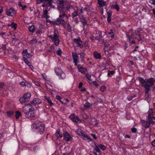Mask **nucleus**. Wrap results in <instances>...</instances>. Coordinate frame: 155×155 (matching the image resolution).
Instances as JSON below:
<instances>
[{
    "label": "nucleus",
    "mask_w": 155,
    "mask_h": 155,
    "mask_svg": "<svg viewBox=\"0 0 155 155\" xmlns=\"http://www.w3.org/2000/svg\"><path fill=\"white\" fill-rule=\"evenodd\" d=\"M73 15V18H74V17L77 16L78 15V11H76L73 12L72 14Z\"/></svg>",
    "instance_id": "nucleus-47"
},
{
    "label": "nucleus",
    "mask_w": 155,
    "mask_h": 155,
    "mask_svg": "<svg viewBox=\"0 0 155 155\" xmlns=\"http://www.w3.org/2000/svg\"><path fill=\"white\" fill-rule=\"evenodd\" d=\"M42 3H44V4H43L42 5V6L44 7L45 6L46 7H48L49 6H50L48 4H47V2H42Z\"/></svg>",
    "instance_id": "nucleus-51"
},
{
    "label": "nucleus",
    "mask_w": 155,
    "mask_h": 155,
    "mask_svg": "<svg viewBox=\"0 0 155 155\" xmlns=\"http://www.w3.org/2000/svg\"><path fill=\"white\" fill-rule=\"evenodd\" d=\"M34 82L36 86H41L40 84L38 82L36 81H34Z\"/></svg>",
    "instance_id": "nucleus-57"
},
{
    "label": "nucleus",
    "mask_w": 155,
    "mask_h": 155,
    "mask_svg": "<svg viewBox=\"0 0 155 155\" xmlns=\"http://www.w3.org/2000/svg\"><path fill=\"white\" fill-rule=\"evenodd\" d=\"M35 98H34L32 101L30 102L31 104L32 105L35 104Z\"/></svg>",
    "instance_id": "nucleus-60"
},
{
    "label": "nucleus",
    "mask_w": 155,
    "mask_h": 155,
    "mask_svg": "<svg viewBox=\"0 0 155 155\" xmlns=\"http://www.w3.org/2000/svg\"><path fill=\"white\" fill-rule=\"evenodd\" d=\"M111 17L107 16V21L108 23H110L111 22Z\"/></svg>",
    "instance_id": "nucleus-63"
},
{
    "label": "nucleus",
    "mask_w": 155,
    "mask_h": 155,
    "mask_svg": "<svg viewBox=\"0 0 155 155\" xmlns=\"http://www.w3.org/2000/svg\"><path fill=\"white\" fill-rule=\"evenodd\" d=\"M67 31L68 32H70L71 31V27L69 23H68L67 24Z\"/></svg>",
    "instance_id": "nucleus-41"
},
{
    "label": "nucleus",
    "mask_w": 155,
    "mask_h": 155,
    "mask_svg": "<svg viewBox=\"0 0 155 155\" xmlns=\"http://www.w3.org/2000/svg\"><path fill=\"white\" fill-rule=\"evenodd\" d=\"M55 135L58 139L59 138H61L62 137V134H61L60 133V131H58L57 130L56 133L55 134Z\"/></svg>",
    "instance_id": "nucleus-27"
},
{
    "label": "nucleus",
    "mask_w": 155,
    "mask_h": 155,
    "mask_svg": "<svg viewBox=\"0 0 155 155\" xmlns=\"http://www.w3.org/2000/svg\"><path fill=\"white\" fill-rule=\"evenodd\" d=\"M141 122L143 124V125L146 128H149V127L150 125H149L148 121H145L142 120Z\"/></svg>",
    "instance_id": "nucleus-19"
},
{
    "label": "nucleus",
    "mask_w": 155,
    "mask_h": 155,
    "mask_svg": "<svg viewBox=\"0 0 155 155\" xmlns=\"http://www.w3.org/2000/svg\"><path fill=\"white\" fill-rule=\"evenodd\" d=\"M19 84L23 87L26 86L25 82L23 81H22L21 82H20Z\"/></svg>",
    "instance_id": "nucleus-56"
},
{
    "label": "nucleus",
    "mask_w": 155,
    "mask_h": 155,
    "mask_svg": "<svg viewBox=\"0 0 155 155\" xmlns=\"http://www.w3.org/2000/svg\"><path fill=\"white\" fill-rule=\"evenodd\" d=\"M58 32L57 30L54 29V37H53V41H55L56 39L59 38Z\"/></svg>",
    "instance_id": "nucleus-15"
},
{
    "label": "nucleus",
    "mask_w": 155,
    "mask_h": 155,
    "mask_svg": "<svg viewBox=\"0 0 155 155\" xmlns=\"http://www.w3.org/2000/svg\"><path fill=\"white\" fill-rule=\"evenodd\" d=\"M74 41L78 45V46L80 47L81 48H83V45L82 44V42L79 37L77 39H74Z\"/></svg>",
    "instance_id": "nucleus-13"
},
{
    "label": "nucleus",
    "mask_w": 155,
    "mask_h": 155,
    "mask_svg": "<svg viewBox=\"0 0 155 155\" xmlns=\"http://www.w3.org/2000/svg\"><path fill=\"white\" fill-rule=\"evenodd\" d=\"M131 131L133 133H135V132H136L137 131V129L135 128V127H133L131 129Z\"/></svg>",
    "instance_id": "nucleus-55"
},
{
    "label": "nucleus",
    "mask_w": 155,
    "mask_h": 155,
    "mask_svg": "<svg viewBox=\"0 0 155 155\" xmlns=\"http://www.w3.org/2000/svg\"><path fill=\"white\" fill-rule=\"evenodd\" d=\"M91 135L92 136L94 139L96 140L97 139V137L95 134H91Z\"/></svg>",
    "instance_id": "nucleus-61"
},
{
    "label": "nucleus",
    "mask_w": 155,
    "mask_h": 155,
    "mask_svg": "<svg viewBox=\"0 0 155 155\" xmlns=\"http://www.w3.org/2000/svg\"><path fill=\"white\" fill-rule=\"evenodd\" d=\"M56 53L59 56H61V55L62 51L60 48H59V49L57 50Z\"/></svg>",
    "instance_id": "nucleus-43"
},
{
    "label": "nucleus",
    "mask_w": 155,
    "mask_h": 155,
    "mask_svg": "<svg viewBox=\"0 0 155 155\" xmlns=\"http://www.w3.org/2000/svg\"><path fill=\"white\" fill-rule=\"evenodd\" d=\"M39 148L38 146H36L33 147V150L35 152H37L39 150Z\"/></svg>",
    "instance_id": "nucleus-46"
},
{
    "label": "nucleus",
    "mask_w": 155,
    "mask_h": 155,
    "mask_svg": "<svg viewBox=\"0 0 155 155\" xmlns=\"http://www.w3.org/2000/svg\"><path fill=\"white\" fill-rule=\"evenodd\" d=\"M72 122L76 123H81V120L74 113H72L69 117Z\"/></svg>",
    "instance_id": "nucleus-6"
},
{
    "label": "nucleus",
    "mask_w": 155,
    "mask_h": 155,
    "mask_svg": "<svg viewBox=\"0 0 155 155\" xmlns=\"http://www.w3.org/2000/svg\"><path fill=\"white\" fill-rule=\"evenodd\" d=\"M106 89V87L104 85H102L100 88V90L102 92H104Z\"/></svg>",
    "instance_id": "nucleus-40"
},
{
    "label": "nucleus",
    "mask_w": 155,
    "mask_h": 155,
    "mask_svg": "<svg viewBox=\"0 0 155 155\" xmlns=\"http://www.w3.org/2000/svg\"><path fill=\"white\" fill-rule=\"evenodd\" d=\"M29 53H28L27 52V49H25L22 52V54L23 55V57H25V55H27V54H28Z\"/></svg>",
    "instance_id": "nucleus-42"
},
{
    "label": "nucleus",
    "mask_w": 155,
    "mask_h": 155,
    "mask_svg": "<svg viewBox=\"0 0 155 155\" xmlns=\"http://www.w3.org/2000/svg\"><path fill=\"white\" fill-rule=\"evenodd\" d=\"M55 72L60 79H63L65 78V75L61 68H56L55 69Z\"/></svg>",
    "instance_id": "nucleus-7"
},
{
    "label": "nucleus",
    "mask_w": 155,
    "mask_h": 155,
    "mask_svg": "<svg viewBox=\"0 0 155 155\" xmlns=\"http://www.w3.org/2000/svg\"><path fill=\"white\" fill-rule=\"evenodd\" d=\"M80 69H78L79 71L82 73H84L85 72V70H86V69L85 68H83L82 66H81L80 68Z\"/></svg>",
    "instance_id": "nucleus-36"
},
{
    "label": "nucleus",
    "mask_w": 155,
    "mask_h": 155,
    "mask_svg": "<svg viewBox=\"0 0 155 155\" xmlns=\"http://www.w3.org/2000/svg\"><path fill=\"white\" fill-rule=\"evenodd\" d=\"M98 4L101 7H104L106 5V2L103 0H97Z\"/></svg>",
    "instance_id": "nucleus-18"
},
{
    "label": "nucleus",
    "mask_w": 155,
    "mask_h": 155,
    "mask_svg": "<svg viewBox=\"0 0 155 155\" xmlns=\"http://www.w3.org/2000/svg\"><path fill=\"white\" fill-rule=\"evenodd\" d=\"M93 54L94 57L96 59H100L101 58V54L97 52V51L94 52Z\"/></svg>",
    "instance_id": "nucleus-17"
},
{
    "label": "nucleus",
    "mask_w": 155,
    "mask_h": 155,
    "mask_svg": "<svg viewBox=\"0 0 155 155\" xmlns=\"http://www.w3.org/2000/svg\"><path fill=\"white\" fill-rule=\"evenodd\" d=\"M50 49L48 50V51L50 52H51L52 51V49H54V47L53 45H52L50 47Z\"/></svg>",
    "instance_id": "nucleus-53"
},
{
    "label": "nucleus",
    "mask_w": 155,
    "mask_h": 155,
    "mask_svg": "<svg viewBox=\"0 0 155 155\" xmlns=\"http://www.w3.org/2000/svg\"><path fill=\"white\" fill-rule=\"evenodd\" d=\"M98 147L102 150H105L106 148V147L105 146L101 144H99L98 145Z\"/></svg>",
    "instance_id": "nucleus-39"
},
{
    "label": "nucleus",
    "mask_w": 155,
    "mask_h": 155,
    "mask_svg": "<svg viewBox=\"0 0 155 155\" xmlns=\"http://www.w3.org/2000/svg\"><path fill=\"white\" fill-rule=\"evenodd\" d=\"M79 18L80 19V21L83 25V28L84 29L85 26L87 25V21L86 20V18L82 15H79Z\"/></svg>",
    "instance_id": "nucleus-9"
},
{
    "label": "nucleus",
    "mask_w": 155,
    "mask_h": 155,
    "mask_svg": "<svg viewBox=\"0 0 155 155\" xmlns=\"http://www.w3.org/2000/svg\"><path fill=\"white\" fill-rule=\"evenodd\" d=\"M11 27L12 28H13L14 30H15L17 27V24L14 22H12L11 23Z\"/></svg>",
    "instance_id": "nucleus-33"
},
{
    "label": "nucleus",
    "mask_w": 155,
    "mask_h": 155,
    "mask_svg": "<svg viewBox=\"0 0 155 155\" xmlns=\"http://www.w3.org/2000/svg\"><path fill=\"white\" fill-rule=\"evenodd\" d=\"M80 54V58L81 59H83L84 58L85 54L84 52H81Z\"/></svg>",
    "instance_id": "nucleus-49"
},
{
    "label": "nucleus",
    "mask_w": 155,
    "mask_h": 155,
    "mask_svg": "<svg viewBox=\"0 0 155 155\" xmlns=\"http://www.w3.org/2000/svg\"><path fill=\"white\" fill-rule=\"evenodd\" d=\"M41 32V29H40L38 30V31H37L36 32V34H40V33Z\"/></svg>",
    "instance_id": "nucleus-62"
},
{
    "label": "nucleus",
    "mask_w": 155,
    "mask_h": 155,
    "mask_svg": "<svg viewBox=\"0 0 155 155\" xmlns=\"http://www.w3.org/2000/svg\"><path fill=\"white\" fill-rule=\"evenodd\" d=\"M29 31L32 32L33 33L36 30L35 28V26L34 25H32L31 26H30L28 27V28Z\"/></svg>",
    "instance_id": "nucleus-21"
},
{
    "label": "nucleus",
    "mask_w": 155,
    "mask_h": 155,
    "mask_svg": "<svg viewBox=\"0 0 155 155\" xmlns=\"http://www.w3.org/2000/svg\"><path fill=\"white\" fill-rule=\"evenodd\" d=\"M86 77L87 78L89 81H91V75L88 74H86Z\"/></svg>",
    "instance_id": "nucleus-54"
},
{
    "label": "nucleus",
    "mask_w": 155,
    "mask_h": 155,
    "mask_svg": "<svg viewBox=\"0 0 155 155\" xmlns=\"http://www.w3.org/2000/svg\"><path fill=\"white\" fill-rule=\"evenodd\" d=\"M126 37L128 39V41L130 43L131 40L133 39V37L132 35H130L128 33L126 34Z\"/></svg>",
    "instance_id": "nucleus-24"
},
{
    "label": "nucleus",
    "mask_w": 155,
    "mask_h": 155,
    "mask_svg": "<svg viewBox=\"0 0 155 155\" xmlns=\"http://www.w3.org/2000/svg\"><path fill=\"white\" fill-rule=\"evenodd\" d=\"M93 84L94 86H95L96 87H98V84L96 81H93Z\"/></svg>",
    "instance_id": "nucleus-58"
},
{
    "label": "nucleus",
    "mask_w": 155,
    "mask_h": 155,
    "mask_svg": "<svg viewBox=\"0 0 155 155\" xmlns=\"http://www.w3.org/2000/svg\"><path fill=\"white\" fill-rule=\"evenodd\" d=\"M38 4H40L41 2H47V4H48L50 6H52V3L53 2V0H36Z\"/></svg>",
    "instance_id": "nucleus-14"
},
{
    "label": "nucleus",
    "mask_w": 155,
    "mask_h": 155,
    "mask_svg": "<svg viewBox=\"0 0 155 155\" xmlns=\"http://www.w3.org/2000/svg\"><path fill=\"white\" fill-rule=\"evenodd\" d=\"M60 41L58 38L56 39L55 41H53L54 42V45L56 46H58V45Z\"/></svg>",
    "instance_id": "nucleus-37"
},
{
    "label": "nucleus",
    "mask_w": 155,
    "mask_h": 155,
    "mask_svg": "<svg viewBox=\"0 0 155 155\" xmlns=\"http://www.w3.org/2000/svg\"><path fill=\"white\" fill-rule=\"evenodd\" d=\"M78 134L79 135L81 136L82 137L85 134L81 131H80V133Z\"/></svg>",
    "instance_id": "nucleus-64"
},
{
    "label": "nucleus",
    "mask_w": 155,
    "mask_h": 155,
    "mask_svg": "<svg viewBox=\"0 0 155 155\" xmlns=\"http://www.w3.org/2000/svg\"><path fill=\"white\" fill-rule=\"evenodd\" d=\"M82 138L84 140H88V142L92 141H94V142H95V141L93 140H92L91 139L90 137L88 136L86 134H85L84 135V136H83L82 137Z\"/></svg>",
    "instance_id": "nucleus-20"
},
{
    "label": "nucleus",
    "mask_w": 155,
    "mask_h": 155,
    "mask_svg": "<svg viewBox=\"0 0 155 155\" xmlns=\"http://www.w3.org/2000/svg\"><path fill=\"white\" fill-rule=\"evenodd\" d=\"M115 5H112V6L113 8L116 9L117 11H118L119 10L120 8L118 5H117L116 2H115Z\"/></svg>",
    "instance_id": "nucleus-34"
},
{
    "label": "nucleus",
    "mask_w": 155,
    "mask_h": 155,
    "mask_svg": "<svg viewBox=\"0 0 155 155\" xmlns=\"http://www.w3.org/2000/svg\"><path fill=\"white\" fill-rule=\"evenodd\" d=\"M16 13V11L13 8H8L6 9V14L8 16L13 17L15 15Z\"/></svg>",
    "instance_id": "nucleus-8"
},
{
    "label": "nucleus",
    "mask_w": 155,
    "mask_h": 155,
    "mask_svg": "<svg viewBox=\"0 0 155 155\" xmlns=\"http://www.w3.org/2000/svg\"><path fill=\"white\" fill-rule=\"evenodd\" d=\"M92 105V104L89 103L88 102H86L84 105V107L86 109H87L91 107Z\"/></svg>",
    "instance_id": "nucleus-22"
},
{
    "label": "nucleus",
    "mask_w": 155,
    "mask_h": 155,
    "mask_svg": "<svg viewBox=\"0 0 155 155\" xmlns=\"http://www.w3.org/2000/svg\"><path fill=\"white\" fill-rule=\"evenodd\" d=\"M35 104H39L42 103L41 100L39 98H35Z\"/></svg>",
    "instance_id": "nucleus-30"
},
{
    "label": "nucleus",
    "mask_w": 155,
    "mask_h": 155,
    "mask_svg": "<svg viewBox=\"0 0 155 155\" xmlns=\"http://www.w3.org/2000/svg\"><path fill=\"white\" fill-rule=\"evenodd\" d=\"M72 56L73 58V59H78V56L77 55V54L75 52H72Z\"/></svg>",
    "instance_id": "nucleus-32"
},
{
    "label": "nucleus",
    "mask_w": 155,
    "mask_h": 155,
    "mask_svg": "<svg viewBox=\"0 0 155 155\" xmlns=\"http://www.w3.org/2000/svg\"><path fill=\"white\" fill-rule=\"evenodd\" d=\"M56 99H57L60 102H61L62 104H64L63 102H62L61 101V99H62V98L59 95H57L56 97Z\"/></svg>",
    "instance_id": "nucleus-45"
},
{
    "label": "nucleus",
    "mask_w": 155,
    "mask_h": 155,
    "mask_svg": "<svg viewBox=\"0 0 155 155\" xmlns=\"http://www.w3.org/2000/svg\"><path fill=\"white\" fill-rule=\"evenodd\" d=\"M59 6H58L59 11L60 12V14H62V15H60L59 18H64V16L65 15V12L68 10L71 7H72L71 5H69V3L67 2H65L63 0H59Z\"/></svg>",
    "instance_id": "nucleus-1"
},
{
    "label": "nucleus",
    "mask_w": 155,
    "mask_h": 155,
    "mask_svg": "<svg viewBox=\"0 0 155 155\" xmlns=\"http://www.w3.org/2000/svg\"><path fill=\"white\" fill-rule=\"evenodd\" d=\"M136 97V95H134L133 96H130L129 97H128L127 99L128 101H130L133 99L134 97Z\"/></svg>",
    "instance_id": "nucleus-52"
},
{
    "label": "nucleus",
    "mask_w": 155,
    "mask_h": 155,
    "mask_svg": "<svg viewBox=\"0 0 155 155\" xmlns=\"http://www.w3.org/2000/svg\"><path fill=\"white\" fill-rule=\"evenodd\" d=\"M94 143L95 148L93 150V152L96 155H101V152L98 147L95 143V142Z\"/></svg>",
    "instance_id": "nucleus-10"
},
{
    "label": "nucleus",
    "mask_w": 155,
    "mask_h": 155,
    "mask_svg": "<svg viewBox=\"0 0 155 155\" xmlns=\"http://www.w3.org/2000/svg\"><path fill=\"white\" fill-rule=\"evenodd\" d=\"M148 117L150 118V117H152V115H153V109L152 108H150L149 111L148 112Z\"/></svg>",
    "instance_id": "nucleus-28"
},
{
    "label": "nucleus",
    "mask_w": 155,
    "mask_h": 155,
    "mask_svg": "<svg viewBox=\"0 0 155 155\" xmlns=\"http://www.w3.org/2000/svg\"><path fill=\"white\" fill-rule=\"evenodd\" d=\"M115 71L113 70L111 71H108L107 75L110 76V75H113L115 73Z\"/></svg>",
    "instance_id": "nucleus-44"
},
{
    "label": "nucleus",
    "mask_w": 155,
    "mask_h": 155,
    "mask_svg": "<svg viewBox=\"0 0 155 155\" xmlns=\"http://www.w3.org/2000/svg\"><path fill=\"white\" fill-rule=\"evenodd\" d=\"M46 21L47 23H50V24L52 25H56V23L55 21H50V20H49V19H47V20Z\"/></svg>",
    "instance_id": "nucleus-35"
},
{
    "label": "nucleus",
    "mask_w": 155,
    "mask_h": 155,
    "mask_svg": "<svg viewBox=\"0 0 155 155\" xmlns=\"http://www.w3.org/2000/svg\"><path fill=\"white\" fill-rule=\"evenodd\" d=\"M7 115L9 117H11L12 116L14 113V112L13 111H8L6 112Z\"/></svg>",
    "instance_id": "nucleus-23"
},
{
    "label": "nucleus",
    "mask_w": 155,
    "mask_h": 155,
    "mask_svg": "<svg viewBox=\"0 0 155 155\" xmlns=\"http://www.w3.org/2000/svg\"><path fill=\"white\" fill-rule=\"evenodd\" d=\"M138 80L139 82L141 84L142 86L145 87V84L146 83V79L145 80H144L142 78L139 77Z\"/></svg>",
    "instance_id": "nucleus-16"
},
{
    "label": "nucleus",
    "mask_w": 155,
    "mask_h": 155,
    "mask_svg": "<svg viewBox=\"0 0 155 155\" xmlns=\"http://www.w3.org/2000/svg\"><path fill=\"white\" fill-rule=\"evenodd\" d=\"M23 60L24 61L25 63L27 64L28 66L31 64L30 62L28 61V59H26L25 58V57H23Z\"/></svg>",
    "instance_id": "nucleus-31"
},
{
    "label": "nucleus",
    "mask_w": 155,
    "mask_h": 155,
    "mask_svg": "<svg viewBox=\"0 0 155 155\" xmlns=\"http://www.w3.org/2000/svg\"><path fill=\"white\" fill-rule=\"evenodd\" d=\"M83 83L81 82H80L79 83V85L78 86V88L79 89L81 88L82 87Z\"/></svg>",
    "instance_id": "nucleus-59"
},
{
    "label": "nucleus",
    "mask_w": 155,
    "mask_h": 155,
    "mask_svg": "<svg viewBox=\"0 0 155 155\" xmlns=\"http://www.w3.org/2000/svg\"><path fill=\"white\" fill-rule=\"evenodd\" d=\"M6 49V45H2V46H0V49H2L3 50H4Z\"/></svg>",
    "instance_id": "nucleus-50"
},
{
    "label": "nucleus",
    "mask_w": 155,
    "mask_h": 155,
    "mask_svg": "<svg viewBox=\"0 0 155 155\" xmlns=\"http://www.w3.org/2000/svg\"><path fill=\"white\" fill-rule=\"evenodd\" d=\"M105 8L106 9L107 11V16L111 17L112 14V11L111 10H109L108 11H107V9L106 8Z\"/></svg>",
    "instance_id": "nucleus-38"
},
{
    "label": "nucleus",
    "mask_w": 155,
    "mask_h": 155,
    "mask_svg": "<svg viewBox=\"0 0 155 155\" xmlns=\"http://www.w3.org/2000/svg\"><path fill=\"white\" fill-rule=\"evenodd\" d=\"M47 9L48 8H47L45 10H44L43 14V16H45V15H47L48 14Z\"/></svg>",
    "instance_id": "nucleus-48"
},
{
    "label": "nucleus",
    "mask_w": 155,
    "mask_h": 155,
    "mask_svg": "<svg viewBox=\"0 0 155 155\" xmlns=\"http://www.w3.org/2000/svg\"><path fill=\"white\" fill-rule=\"evenodd\" d=\"M21 115V112L19 111H15V116L16 119H18L19 117Z\"/></svg>",
    "instance_id": "nucleus-29"
},
{
    "label": "nucleus",
    "mask_w": 155,
    "mask_h": 155,
    "mask_svg": "<svg viewBox=\"0 0 155 155\" xmlns=\"http://www.w3.org/2000/svg\"><path fill=\"white\" fill-rule=\"evenodd\" d=\"M155 83V78L151 77L148 79H146V83L145 86V92L146 94H147L150 91V87H153Z\"/></svg>",
    "instance_id": "nucleus-3"
},
{
    "label": "nucleus",
    "mask_w": 155,
    "mask_h": 155,
    "mask_svg": "<svg viewBox=\"0 0 155 155\" xmlns=\"http://www.w3.org/2000/svg\"><path fill=\"white\" fill-rule=\"evenodd\" d=\"M31 95L30 93H27L24 94L23 97H21L19 99V101L22 104L25 102H28L30 100Z\"/></svg>",
    "instance_id": "nucleus-5"
},
{
    "label": "nucleus",
    "mask_w": 155,
    "mask_h": 155,
    "mask_svg": "<svg viewBox=\"0 0 155 155\" xmlns=\"http://www.w3.org/2000/svg\"><path fill=\"white\" fill-rule=\"evenodd\" d=\"M148 121L150 125V124L153 125L155 124V122L153 121L152 117H150V118L148 117Z\"/></svg>",
    "instance_id": "nucleus-26"
},
{
    "label": "nucleus",
    "mask_w": 155,
    "mask_h": 155,
    "mask_svg": "<svg viewBox=\"0 0 155 155\" xmlns=\"http://www.w3.org/2000/svg\"><path fill=\"white\" fill-rule=\"evenodd\" d=\"M45 99L47 101L50 105L51 106H53L54 105V104L52 102V101L49 97L46 96L45 97Z\"/></svg>",
    "instance_id": "nucleus-25"
},
{
    "label": "nucleus",
    "mask_w": 155,
    "mask_h": 155,
    "mask_svg": "<svg viewBox=\"0 0 155 155\" xmlns=\"http://www.w3.org/2000/svg\"><path fill=\"white\" fill-rule=\"evenodd\" d=\"M56 22V25H59L60 24L63 25L64 23H66L64 21V19L63 18H57L56 20L55 21Z\"/></svg>",
    "instance_id": "nucleus-12"
},
{
    "label": "nucleus",
    "mask_w": 155,
    "mask_h": 155,
    "mask_svg": "<svg viewBox=\"0 0 155 155\" xmlns=\"http://www.w3.org/2000/svg\"><path fill=\"white\" fill-rule=\"evenodd\" d=\"M23 113L25 114V117L28 119L34 117L35 116V109L34 108L32 107L30 108L28 110V111L23 109Z\"/></svg>",
    "instance_id": "nucleus-4"
},
{
    "label": "nucleus",
    "mask_w": 155,
    "mask_h": 155,
    "mask_svg": "<svg viewBox=\"0 0 155 155\" xmlns=\"http://www.w3.org/2000/svg\"><path fill=\"white\" fill-rule=\"evenodd\" d=\"M63 137L64 140L67 142L71 140L72 139V137L67 132H64Z\"/></svg>",
    "instance_id": "nucleus-11"
},
{
    "label": "nucleus",
    "mask_w": 155,
    "mask_h": 155,
    "mask_svg": "<svg viewBox=\"0 0 155 155\" xmlns=\"http://www.w3.org/2000/svg\"><path fill=\"white\" fill-rule=\"evenodd\" d=\"M31 127L38 134L41 135L43 134L45 128L44 123L39 121L34 122L31 124Z\"/></svg>",
    "instance_id": "nucleus-2"
}]
</instances>
